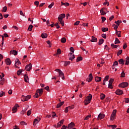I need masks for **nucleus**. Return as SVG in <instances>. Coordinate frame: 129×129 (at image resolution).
Listing matches in <instances>:
<instances>
[{
    "label": "nucleus",
    "instance_id": "nucleus-1",
    "mask_svg": "<svg viewBox=\"0 0 129 129\" xmlns=\"http://www.w3.org/2000/svg\"><path fill=\"white\" fill-rule=\"evenodd\" d=\"M91 99H92V95L89 94L87 97V98L85 99L84 102L85 105H87V104H89L91 101Z\"/></svg>",
    "mask_w": 129,
    "mask_h": 129
},
{
    "label": "nucleus",
    "instance_id": "nucleus-2",
    "mask_svg": "<svg viewBox=\"0 0 129 129\" xmlns=\"http://www.w3.org/2000/svg\"><path fill=\"white\" fill-rule=\"evenodd\" d=\"M43 92H44V90L43 89H38L36 90V93H35V97L36 98H38L39 96H41L42 94H43Z\"/></svg>",
    "mask_w": 129,
    "mask_h": 129
},
{
    "label": "nucleus",
    "instance_id": "nucleus-3",
    "mask_svg": "<svg viewBox=\"0 0 129 129\" xmlns=\"http://www.w3.org/2000/svg\"><path fill=\"white\" fill-rule=\"evenodd\" d=\"M31 99V95H27L26 96H25L24 95H22L21 97V101H28L29 99Z\"/></svg>",
    "mask_w": 129,
    "mask_h": 129
},
{
    "label": "nucleus",
    "instance_id": "nucleus-4",
    "mask_svg": "<svg viewBox=\"0 0 129 129\" xmlns=\"http://www.w3.org/2000/svg\"><path fill=\"white\" fill-rule=\"evenodd\" d=\"M100 12L101 16H104L105 15H106L107 13H108L107 8H103Z\"/></svg>",
    "mask_w": 129,
    "mask_h": 129
},
{
    "label": "nucleus",
    "instance_id": "nucleus-5",
    "mask_svg": "<svg viewBox=\"0 0 129 129\" xmlns=\"http://www.w3.org/2000/svg\"><path fill=\"white\" fill-rule=\"evenodd\" d=\"M116 115V110H113L110 117V120H114Z\"/></svg>",
    "mask_w": 129,
    "mask_h": 129
},
{
    "label": "nucleus",
    "instance_id": "nucleus-6",
    "mask_svg": "<svg viewBox=\"0 0 129 129\" xmlns=\"http://www.w3.org/2000/svg\"><path fill=\"white\" fill-rule=\"evenodd\" d=\"M19 65H21V61L18 59V58H16L15 67L19 69H20V67H19Z\"/></svg>",
    "mask_w": 129,
    "mask_h": 129
},
{
    "label": "nucleus",
    "instance_id": "nucleus-7",
    "mask_svg": "<svg viewBox=\"0 0 129 129\" xmlns=\"http://www.w3.org/2000/svg\"><path fill=\"white\" fill-rule=\"evenodd\" d=\"M128 86V83L127 82H122L119 85V87L124 88Z\"/></svg>",
    "mask_w": 129,
    "mask_h": 129
},
{
    "label": "nucleus",
    "instance_id": "nucleus-8",
    "mask_svg": "<svg viewBox=\"0 0 129 129\" xmlns=\"http://www.w3.org/2000/svg\"><path fill=\"white\" fill-rule=\"evenodd\" d=\"M75 59V55L72 52H70L69 54V60H73Z\"/></svg>",
    "mask_w": 129,
    "mask_h": 129
},
{
    "label": "nucleus",
    "instance_id": "nucleus-9",
    "mask_svg": "<svg viewBox=\"0 0 129 129\" xmlns=\"http://www.w3.org/2000/svg\"><path fill=\"white\" fill-rule=\"evenodd\" d=\"M57 77H61L62 80H64V79H65V76H64V73H62V71L59 72L58 76H57Z\"/></svg>",
    "mask_w": 129,
    "mask_h": 129
},
{
    "label": "nucleus",
    "instance_id": "nucleus-10",
    "mask_svg": "<svg viewBox=\"0 0 129 129\" xmlns=\"http://www.w3.org/2000/svg\"><path fill=\"white\" fill-rule=\"evenodd\" d=\"M41 120V118L40 117H37V118H35L33 121V125L35 126L37 123H39V122Z\"/></svg>",
    "mask_w": 129,
    "mask_h": 129
},
{
    "label": "nucleus",
    "instance_id": "nucleus-11",
    "mask_svg": "<svg viewBox=\"0 0 129 129\" xmlns=\"http://www.w3.org/2000/svg\"><path fill=\"white\" fill-rule=\"evenodd\" d=\"M18 107H19V105L16 104L12 108L13 113H15L18 111Z\"/></svg>",
    "mask_w": 129,
    "mask_h": 129
},
{
    "label": "nucleus",
    "instance_id": "nucleus-12",
    "mask_svg": "<svg viewBox=\"0 0 129 129\" xmlns=\"http://www.w3.org/2000/svg\"><path fill=\"white\" fill-rule=\"evenodd\" d=\"M31 69H32V63H31L25 67V70L26 71H31Z\"/></svg>",
    "mask_w": 129,
    "mask_h": 129
},
{
    "label": "nucleus",
    "instance_id": "nucleus-13",
    "mask_svg": "<svg viewBox=\"0 0 129 129\" xmlns=\"http://www.w3.org/2000/svg\"><path fill=\"white\" fill-rule=\"evenodd\" d=\"M74 126H75V124L74 123V122H71L70 123H69L68 125L67 128L68 129H72V128H73V127H74Z\"/></svg>",
    "mask_w": 129,
    "mask_h": 129
},
{
    "label": "nucleus",
    "instance_id": "nucleus-14",
    "mask_svg": "<svg viewBox=\"0 0 129 129\" xmlns=\"http://www.w3.org/2000/svg\"><path fill=\"white\" fill-rule=\"evenodd\" d=\"M65 17H66V15H65V14H61L59 15L58 17V21L59 20L62 21L63 20V19H64V18H65Z\"/></svg>",
    "mask_w": 129,
    "mask_h": 129
},
{
    "label": "nucleus",
    "instance_id": "nucleus-15",
    "mask_svg": "<svg viewBox=\"0 0 129 129\" xmlns=\"http://www.w3.org/2000/svg\"><path fill=\"white\" fill-rule=\"evenodd\" d=\"M92 79H93V76H92V74H90L89 75V77L87 79V81L88 82H91L92 81Z\"/></svg>",
    "mask_w": 129,
    "mask_h": 129
},
{
    "label": "nucleus",
    "instance_id": "nucleus-16",
    "mask_svg": "<svg viewBox=\"0 0 129 129\" xmlns=\"http://www.w3.org/2000/svg\"><path fill=\"white\" fill-rule=\"evenodd\" d=\"M64 121H65V120H64V119H62L59 122H58L57 124V127H60V126H61L62 124L64 123Z\"/></svg>",
    "mask_w": 129,
    "mask_h": 129
},
{
    "label": "nucleus",
    "instance_id": "nucleus-17",
    "mask_svg": "<svg viewBox=\"0 0 129 129\" xmlns=\"http://www.w3.org/2000/svg\"><path fill=\"white\" fill-rule=\"evenodd\" d=\"M115 93L117 94V95H121V94H123V91L122 90H121L120 89H117Z\"/></svg>",
    "mask_w": 129,
    "mask_h": 129
},
{
    "label": "nucleus",
    "instance_id": "nucleus-18",
    "mask_svg": "<svg viewBox=\"0 0 129 129\" xmlns=\"http://www.w3.org/2000/svg\"><path fill=\"white\" fill-rule=\"evenodd\" d=\"M105 117V115H104V114L100 113L98 116V120L102 119L103 118H104Z\"/></svg>",
    "mask_w": 129,
    "mask_h": 129
},
{
    "label": "nucleus",
    "instance_id": "nucleus-19",
    "mask_svg": "<svg viewBox=\"0 0 129 129\" xmlns=\"http://www.w3.org/2000/svg\"><path fill=\"white\" fill-rule=\"evenodd\" d=\"M29 108V105L26 106V108H25L24 109L22 110V111L20 112L21 114L22 115H24L26 111L28 110V109Z\"/></svg>",
    "mask_w": 129,
    "mask_h": 129
},
{
    "label": "nucleus",
    "instance_id": "nucleus-20",
    "mask_svg": "<svg viewBox=\"0 0 129 129\" xmlns=\"http://www.w3.org/2000/svg\"><path fill=\"white\" fill-rule=\"evenodd\" d=\"M5 63H6V65H11V64L12 63L11 59H10V58H7L5 60Z\"/></svg>",
    "mask_w": 129,
    "mask_h": 129
},
{
    "label": "nucleus",
    "instance_id": "nucleus-21",
    "mask_svg": "<svg viewBox=\"0 0 129 129\" xmlns=\"http://www.w3.org/2000/svg\"><path fill=\"white\" fill-rule=\"evenodd\" d=\"M24 81L27 83L29 82V76H28V74H27L24 75Z\"/></svg>",
    "mask_w": 129,
    "mask_h": 129
},
{
    "label": "nucleus",
    "instance_id": "nucleus-22",
    "mask_svg": "<svg viewBox=\"0 0 129 129\" xmlns=\"http://www.w3.org/2000/svg\"><path fill=\"white\" fill-rule=\"evenodd\" d=\"M95 81H96V82H100V81H101V77H96L95 78Z\"/></svg>",
    "mask_w": 129,
    "mask_h": 129
},
{
    "label": "nucleus",
    "instance_id": "nucleus-23",
    "mask_svg": "<svg viewBox=\"0 0 129 129\" xmlns=\"http://www.w3.org/2000/svg\"><path fill=\"white\" fill-rule=\"evenodd\" d=\"M11 54H12V55H14V56H16L18 54V51L17 50H13L10 51Z\"/></svg>",
    "mask_w": 129,
    "mask_h": 129
},
{
    "label": "nucleus",
    "instance_id": "nucleus-24",
    "mask_svg": "<svg viewBox=\"0 0 129 129\" xmlns=\"http://www.w3.org/2000/svg\"><path fill=\"white\" fill-rule=\"evenodd\" d=\"M91 42H97V38L92 36V39L90 40Z\"/></svg>",
    "mask_w": 129,
    "mask_h": 129
},
{
    "label": "nucleus",
    "instance_id": "nucleus-25",
    "mask_svg": "<svg viewBox=\"0 0 129 129\" xmlns=\"http://www.w3.org/2000/svg\"><path fill=\"white\" fill-rule=\"evenodd\" d=\"M41 37H42V39H46V38H47L48 37V34H47V33H43L41 34Z\"/></svg>",
    "mask_w": 129,
    "mask_h": 129
},
{
    "label": "nucleus",
    "instance_id": "nucleus-26",
    "mask_svg": "<svg viewBox=\"0 0 129 129\" xmlns=\"http://www.w3.org/2000/svg\"><path fill=\"white\" fill-rule=\"evenodd\" d=\"M118 62H119V64H121V65H124V60H123V59L121 58L118 60Z\"/></svg>",
    "mask_w": 129,
    "mask_h": 129
},
{
    "label": "nucleus",
    "instance_id": "nucleus-27",
    "mask_svg": "<svg viewBox=\"0 0 129 129\" xmlns=\"http://www.w3.org/2000/svg\"><path fill=\"white\" fill-rule=\"evenodd\" d=\"M64 104V101L60 102L59 103L57 104L56 105V108H59L62 106V105Z\"/></svg>",
    "mask_w": 129,
    "mask_h": 129
},
{
    "label": "nucleus",
    "instance_id": "nucleus-28",
    "mask_svg": "<svg viewBox=\"0 0 129 129\" xmlns=\"http://www.w3.org/2000/svg\"><path fill=\"white\" fill-rule=\"evenodd\" d=\"M61 6H64V7H69V3H63V2H61Z\"/></svg>",
    "mask_w": 129,
    "mask_h": 129
},
{
    "label": "nucleus",
    "instance_id": "nucleus-29",
    "mask_svg": "<svg viewBox=\"0 0 129 129\" xmlns=\"http://www.w3.org/2000/svg\"><path fill=\"white\" fill-rule=\"evenodd\" d=\"M115 33L116 35H117V37L119 38H120L121 37V35H120L121 32L119 31L115 30Z\"/></svg>",
    "mask_w": 129,
    "mask_h": 129
},
{
    "label": "nucleus",
    "instance_id": "nucleus-30",
    "mask_svg": "<svg viewBox=\"0 0 129 129\" xmlns=\"http://www.w3.org/2000/svg\"><path fill=\"white\" fill-rule=\"evenodd\" d=\"M83 60V57L82 56H79L77 58L76 61L77 62H79V61H82Z\"/></svg>",
    "mask_w": 129,
    "mask_h": 129
},
{
    "label": "nucleus",
    "instance_id": "nucleus-31",
    "mask_svg": "<svg viewBox=\"0 0 129 129\" xmlns=\"http://www.w3.org/2000/svg\"><path fill=\"white\" fill-rule=\"evenodd\" d=\"M114 44H120V41H119V39H118L117 38H115Z\"/></svg>",
    "mask_w": 129,
    "mask_h": 129
},
{
    "label": "nucleus",
    "instance_id": "nucleus-32",
    "mask_svg": "<svg viewBox=\"0 0 129 129\" xmlns=\"http://www.w3.org/2000/svg\"><path fill=\"white\" fill-rule=\"evenodd\" d=\"M104 98H105V95H104V94H101L100 95V100H103V99H104Z\"/></svg>",
    "mask_w": 129,
    "mask_h": 129
},
{
    "label": "nucleus",
    "instance_id": "nucleus-33",
    "mask_svg": "<svg viewBox=\"0 0 129 129\" xmlns=\"http://www.w3.org/2000/svg\"><path fill=\"white\" fill-rule=\"evenodd\" d=\"M104 42V39H100L99 40V45L100 46L102 45V44H103V42Z\"/></svg>",
    "mask_w": 129,
    "mask_h": 129
},
{
    "label": "nucleus",
    "instance_id": "nucleus-34",
    "mask_svg": "<svg viewBox=\"0 0 129 129\" xmlns=\"http://www.w3.org/2000/svg\"><path fill=\"white\" fill-rule=\"evenodd\" d=\"M33 28H34V26L32 24L30 25L28 27V31H32Z\"/></svg>",
    "mask_w": 129,
    "mask_h": 129
},
{
    "label": "nucleus",
    "instance_id": "nucleus-35",
    "mask_svg": "<svg viewBox=\"0 0 129 129\" xmlns=\"http://www.w3.org/2000/svg\"><path fill=\"white\" fill-rule=\"evenodd\" d=\"M7 10H8V7H7V6H5L3 8L2 12L3 13H6V12H7Z\"/></svg>",
    "mask_w": 129,
    "mask_h": 129
},
{
    "label": "nucleus",
    "instance_id": "nucleus-36",
    "mask_svg": "<svg viewBox=\"0 0 129 129\" xmlns=\"http://www.w3.org/2000/svg\"><path fill=\"white\" fill-rule=\"evenodd\" d=\"M128 64H129V57H128V56H127L126 58L125 65H128Z\"/></svg>",
    "mask_w": 129,
    "mask_h": 129
},
{
    "label": "nucleus",
    "instance_id": "nucleus-37",
    "mask_svg": "<svg viewBox=\"0 0 129 129\" xmlns=\"http://www.w3.org/2000/svg\"><path fill=\"white\" fill-rule=\"evenodd\" d=\"M70 63H71V61H64V66H67L68 65H70Z\"/></svg>",
    "mask_w": 129,
    "mask_h": 129
},
{
    "label": "nucleus",
    "instance_id": "nucleus-38",
    "mask_svg": "<svg viewBox=\"0 0 129 129\" xmlns=\"http://www.w3.org/2000/svg\"><path fill=\"white\" fill-rule=\"evenodd\" d=\"M31 114H32V109L29 110L27 113V115H28V116H29Z\"/></svg>",
    "mask_w": 129,
    "mask_h": 129
},
{
    "label": "nucleus",
    "instance_id": "nucleus-39",
    "mask_svg": "<svg viewBox=\"0 0 129 129\" xmlns=\"http://www.w3.org/2000/svg\"><path fill=\"white\" fill-rule=\"evenodd\" d=\"M60 42L61 43H66V38L63 37L61 39Z\"/></svg>",
    "mask_w": 129,
    "mask_h": 129
},
{
    "label": "nucleus",
    "instance_id": "nucleus-40",
    "mask_svg": "<svg viewBox=\"0 0 129 129\" xmlns=\"http://www.w3.org/2000/svg\"><path fill=\"white\" fill-rule=\"evenodd\" d=\"M102 32H107V31H108V28L103 27L102 28Z\"/></svg>",
    "mask_w": 129,
    "mask_h": 129
},
{
    "label": "nucleus",
    "instance_id": "nucleus-41",
    "mask_svg": "<svg viewBox=\"0 0 129 129\" xmlns=\"http://www.w3.org/2000/svg\"><path fill=\"white\" fill-rule=\"evenodd\" d=\"M120 77L122 78L125 77V73H124V71L122 72Z\"/></svg>",
    "mask_w": 129,
    "mask_h": 129
},
{
    "label": "nucleus",
    "instance_id": "nucleus-42",
    "mask_svg": "<svg viewBox=\"0 0 129 129\" xmlns=\"http://www.w3.org/2000/svg\"><path fill=\"white\" fill-rule=\"evenodd\" d=\"M111 46L112 47V48H117V47H118V45H115L114 44L112 43V44H111Z\"/></svg>",
    "mask_w": 129,
    "mask_h": 129
},
{
    "label": "nucleus",
    "instance_id": "nucleus-43",
    "mask_svg": "<svg viewBox=\"0 0 129 129\" xmlns=\"http://www.w3.org/2000/svg\"><path fill=\"white\" fill-rule=\"evenodd\" d=\"M4 83H5V78H2V80L0 81V84L4 85Z\"/></svg>",
    "mask_w": 129,
    "mask_h": 129
},
{
    "label": "nucleus",
    "instance_id": "nucleus-44",
    "mask_svg": "<svg viewBox=\"0 0 129 129\" xmlns=\"http://www.w3.org/2000/svg\"><path fill=\"white\" fill-rule=\"evenodd\" d=\"M115 24H116V25H118V26H119V24H121V20H117V21H115Z\"/></svg>",
    "mask_w": 129,
    "mask_h": 129
},
{
    "label": "nucleus",
    "instance_id": "nucleus-45",
    "mask_svg": "<svg viewBox=\"0 0 129 129\" xmlns=\"http://www.w3.org/2000/svg\"><path fill=\"white\" fill-rule=\"evenodd\" d=\"M118 65V62L117 61H115L112 65V67H114V66H117Z\"/></svg>",
    "mask_w": 129,
    "mask_h": 129
},
{
    "label": "nucleus",
    "instance_id": "nucleus-46",
    "mask_svg": "<svg viewBox=\"0 0 129 129\" xmlns=\"http://www.w3.org/2000/svg\"><path fill=\"white\" fill-rule=\"evenodd\" d=\"M5 93L3 92V91H0V97H3L5 95Z\"/></svg>",
    "mask_w": 129,
    "mask_h": 129
},
{
    "label": "nucleus",
    "instance_id": "nucleus-47",
    "mask_svg": "<svg viewBox=\"0 0 129 129\" xmlns=\"http://www.w3.org/2000/svg\"><path fill=\"white\" fill-rule=\"evenodd\" d=\"M108 79H109V76H106L105 77V78H104V80H103V81H108Z\"/></svg>",
    "mask_w": 129,
    "mask_h": 129
},
{
    "label": "nucleus",
    "instance_id": "nucleus-48",
    "mask_svg": "<svg viewBox=\"0 0 129 129\" xmlns=\"http://www.w3.org/2000/svg\"><path fill=\"white\" fill-rule=\"evenodd\" d=\"M23 71H24V70H19L18 71H17V75H21V73H22V72H23Z\"/></svg>",
    "mask_w": 129,
    "mask_h": 129
},
{
    "label": "nucleus",
    "instance_id": "nucleus-49",
    "mask_svg": "<svg viewBox=\"0 0 129 129\" xmlns=\"http://www.w3.org/2000/svg\"><path fill=\"white\" fill-rule=\"evenodd\" d=\"M113 81H114V79H110V80L109 81V84H112V83H113Z\"/></svg>",
    "mask_w": 129,
    "mask_h": 129
},
{
    "label": "nucleus",
    "instance_id": "nucleus-50",
    "mask_svg": "<svg viewBox=\"0 0 129 129\" xmlns=\"http://www.w3.org/2000/svg\"><path fill=\"white\" fill-rule=\"evenodd\" d=\"M90 117H91V115H89L85 118L84 120H87L89 119V118H90Z\"/></svg>",
    "mask_w": 129,
    "mask_h": 129
},
{
    "label": "nucleus",
    "instance_id": "nucleus-51",
    "mask_svg": "<svg viewBox=\"0 0 129 129\" xmlns=\"http://www.w3.org/2000/svg\"><path fill=\"white\" fill-rule=\"evenodd\" d=\"M103 5L104 6H106V5H107V6L108 7L109 6V3H108V2H107V1H105V2H104Z\"/></svg>",
    "mask_w": 129,
    "mask_h": 129
},
{
    "label": "nucleus",
    "instance_id": "nucleus-52",
    "mask_svg": "<svg viewBox=\"0 0 129 129\" xmlns=\"http://www.w3.org/2000/svg\"><path fill=\"white\" fill-rule=\"evenodd\" d=\"M114 26V29L116 31H117V28H118L119 25H113Z\"/></svg>",
    "mask_w": 129,
    "mask_h": 129
},
{
    "label": "nucleus",
    "instance_id": "nucleus-53",
    "mask_svg": "<svg viewBox=\"0 0 129 129\" xmlns=\"http://www.w3.org/2000/svg\"><path fill=\"white\" fill-rule=\"evenodd\" d=\"M46 43L48 44V47L50 48V47H52V44H51V42H50V40L47 41Z\"/></svg>",
    "mask_w": 129,
    "mask_h": 129
},
{
    "label": "nucleus",
    "instance_id": "nucleus-54",
    "mask_svg": "<svg viewBox=\"0 0 129 129\" xmlns=\"http://www.w3.org/2000/svg\"><path fill=\"white\" fill-rule=\"evenodd\" d=\"M60 24L61 25V26L63 27L64 26V21L62 20H58Z\"/></svg>",
    "mask_w": 129,
    "mask_h": 129
},
{
    "label": "nucleus",
    "instance_id": "nucleus-55",
    "mask_svg": "<svg viewBox=\"0 0 129 129\" xmlns=\"http://www.w3.org/2000/svg\"><path fill=\"white\" fill-rule=\"evenodd\" d=\"M121 53H122V50H119L117 53V56H119V55H121Z\"/></svg>",
    "mask_w": 129,
    "mask_h": 129
},
{
    "label": "nucleus",
    "instance_id": "nucleus-56",
    "mask_svg": "<svg viewBox=\"0 0 129 129\" xmlns=\"http://www.w3.org/2000/svg\"><path fill=\"white\" fill-rule=\"evenodd\" d=\"M60 54H61V49H60V48H58L57 50V54L60 55Z\"/></svg>",
    "mask_w": 129,
    "mask_h": 129
},
{
    "label": "nucleus",
    "instance_id": "nucleus-57",
    "mask_svg": "<svg viewBox=\"0 0 129 129\" xmlns=\"http://www.w3.org/2000/svg\"><path fill=\"white\" fill-rule=\"evenodd\" d=\"M108 88H110V89H112V88H113V86H112V84H108Z\"/></svg>",
    "mask_w": 129,
    "mask_h": 129
},
{
    "label": "nucleus",
    "instance_id": "nucleus-58",
    "mask_svg": "<svg viewBox=\"0 0 129 129\" xmlns=\"http://www.w3.org/2000/svg\"><path fill=\"white\" fill-rule=\"evenodd\" d=\"M20 124H21V125H25V124L26 125H27V124H26V122H25V121H22L21 122H20Z\"/></svg>",
    "mask_w": 129,
    "mask_h": 129
},
{
    "label": "nucleus",
    "instance_id": "nucleus-59",
    "mask_svg": "<svg viewBox=\"0 0 129 129\" xmlns=\"http://www.w3.org/2000/svg\"><path fill=\"white\" fill-rule=\"evenodd\" d=\"M101 19H102V23H104L105 21L106 20V18L104 17H102Z\"/></svg>",
    "mask_w": 129,
    "mask_h": 129
},
{
    "label": "nucleus",
    "instance_id": "nucleus-60",
    "mask_svg": "<svg viewBox=\"0 0 129 129\" xmlns=\"http://www.w3.org/2000/svg\"><path fill=\"white\" fill-rule=\"evenodd\" d=\"M53 6H54V3H52L48 6V9H52V7H53Z\"/></svg>",
    "mask_w": 129,
    "mask_h": 129
},
{
    "label": "nucleus",
    "instance_id": "nucleus-61",
    "mask_svg": "<svg viewBox=\"0 0 129 129\" xmlns=\"http://www.w3.org/2000/svg\"><path fill=\"white\" fill-rule=\"evenodd\" d=\"M79 24H80V21H76V22H75L74 23V25L75 26H78V25H79Z\"/></svg>",
    "mask_w": 129,
    "mask_h": 129
},
{
    "label": "nucleus",
    "instance_id": "nucleus-62",
    "mask_svg": "<svg viewBox=\"0 0 129 129\" xmlns=\"http://www.w3.org/2000/svg\"><path fill=\"white\" fill-rule=\"evenodd\" d=\"M70 50L72 53H74V48L72 47H70Z\"/></svg>",
    "mask_w": 129,
    "mask_h": 129
},
{
    "label": "nucleus",
    "instance_id": "nucleus-63",
    "mask_svg": "<svg viewBox=\"0 0 129 129\" xmlns=\"http://www.w3.org/2000/svg\"><path fill=\"white\" fill-rule=\"evenodd\" d=\"M46 25L49 27L50 26V20H47L46 21Z\"/></svg>",
    "mask_w": 129,
    "mask_h": 129
},
{
    "label": "nucleus",
    "instance_id": "nucleus-64",
    "mask_svg": "<svg viewBox=\"0 0 129 129\" xmlns=\"http://www.w3.org/2000/svg\"><path fill=\"white\" fill-rule=\"evenodd\" d=\"M125 102L126 103H128V102H129V98H125Z\"/></svg>",
    "mask_w": 129,
    "mask_h": 129
}]
</instances>
